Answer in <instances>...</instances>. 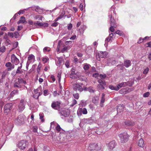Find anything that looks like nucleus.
<instances>
[{
  "instance_id": "36",
  "label": "nucleus",
  "mask_w": 151,
  "mask_h": 151,
  "mask_svg": "<svg viewBox=\"0 0 151 151\" xmlns=\"http://www.w3.org/2000/svg\"><path fill=\"white\" fill-rule=\"evenodd\" d=\"M109 88L112 90H114L117 91L119 90V88L116 86H114L112 85H110L109 86Z\"/></svg>"
},
{
  "instance_id": "40",
  "label": "nucleus",
  "mask_w": 151,
  "mask_h": 151,
  "mask_svg": "<svg viewBox=\"0 0 151 151\" xmlns=\"http://www.w3.org/2000/svg\"><path fill=\"white\" fill-rule=\"evenodd\" d=\"M86 105V101L84 100H81L79 104V105L81 106H85Z\"/></svg>"
},
{
  "instance_id": "44",
  "label": "nucleus",
  "mask_w": 151,
  "mask_h": 151,
  "mask_svg": "<svg viewBox=\"0 0 151 151\" xmlns=\"http://www.w3.org/2000/svg\"><path fill=\"white\" fill-rule=\"evenodd\" d=\"M50 51V48L48 47H45L43 49V51L44 53H45L46 52H49Z\"/></svg>"
},
{
  "instance_id": "7",
  "label": "nucleus",
  "mask_w": 151,
  "mask_h": 151,
  "mask_svg": "<svg viewBox=\"0 0 151 151\" xmlns=\"http://www.w3.org/2000/svg\"><path fill=\"white\" fill-rule=\"evenodd\" d=\"M73 89L75 91H78L80 92H81L83 90V88L81 86V84L76 83L73 85Z\"/></svg>"
},
{
  "instance_id": "56",
  "label": "nucleus",
  "mask_w": 151,
  "mask_h": 151,
  "mask_svg": "<svg viewBox=\"0 0 151 151\" xmlns=\"http://www.w3.org/2000/svg\"><path fill=\"white\" fill-rule=\"evenodd\" d=\"M6 48L4 46H3L0 48V51L3 52H5Z\"/></svg>"
},
{
  "instance_id": "55",
  "label": "nucleus",
  "mask_w": 151,
  "mask_h": 151,
  "mask_svg": "<svg viewBox=\"0 0 151 151\" xmlns=\"http://www.w3.org/2000/svg\"><path fill=\"white\" fill-rule=\"evenodd\" d=\"M149 69L148 67H147L145 69L143 73L144 74H147L149 71Z\"/></svg>"
},
{
  "instance_id": "30",
  "label": "nucleus",
  "mask_w": 151,
  "mask_h": 151,
  "mask_svg": "<svg viewBox=\"0 0 151 151\" xmlns=\"http://www.w3.org/2000/svg\"><path fill=\"white\" fill-rule=\"evenodd\" d=\"M62 116H63L64 117H67L68 116L69 114V112L68 110L65 111H62L61 113Z\"/></svg>"
},
{
  "instance_id": "8",
  "label": "nucleus",
  "mask_w": 151,
  "mask_h": 151,
  "mask_svg": "<svg viewBox=\"0 0 151 151\" xmlns=\"http://www.w3.org/2000/svg\"><path fill=\"white\" fill-rule=\"evenodd\" d=\"M11 61L12 64H14L15 65H17L19 62V60L14 54H12L11 55Z\"/></svg>"
},
{
  "instance_id": "21",
  "label": "nucleus",
  "mask_w": 151,
  "mask_h": 151,
  "mask_svg": "<svg viewBox=\"0 0 151 151\" xmlns=\"http://www.w3.org/2000/svg\"><path fill=\"white\" fill-rule=\"evenodd\" d=\"M131 65V61L129 60H127L124 61V65L126 68H128Z\"/></svg>"
},
{
  "instance_id": "16",
  "label": "nucleus",
  "mask_w": 151,
  "mask_h": 151,
  "mask_svg": "<svg viewBox=\"0 0 151 151\" xmlns=\"http://www.w3.org/2000/svg\"><path fill=\"white\" fill-rule=\"evenodd\" d=\"M125 125L128 126H132L134 125L135 123L132 121L127 120L124 122Z\"/></svg>"
},
{
  "instance_id": "39",
  "label": "nucleus",
  "mask_w": 151,
  "mask_h": 151,
  "mask_svg": "<svg viewBox=\"0 0 151 151\" xmlns=\"http://www.w3.org/2000/svg\"><path fill=\"white\" fill-rule=\"evenodd\" d=\"M63 61V58H58V61L57 63H56V64L57 66H59L61 63Z\"/></svg>"
},
{
  "instance_id": "42",
  "label": "nucleus",
  "mask_w": 151,
  "mask_h": 151,
  "mask_svg": "<svg viewBox=\"0 0 151 151\" xmlns=\"http://www.w3.org/2000/svg\"><path fill=\"white\" fill-rule=\"evenodd\" d=\"M98 82L99 83V84L106 85V83L105 81L102 79H99V80Z\"/></svg>"
},
{
  "instance_id": "43",
  "label": "nucleus",
  "mask_w": 151,
  "mask_h": 151,
  "mask_svg": "<svg viewBox=\"0 0 151 151\" xmlns=\"http://www.w3.org/2000/svg\"><path fill=\"white\" fill-rule=\"evenodd\" d=\"M35 24H36V26L37 27H40L42 26L43 24L42 23H41L39 21H37L36 22H35ZM39 27H38L39 28Z\"/></svg>"
},
{
  "instance_id": "10",
  "label": "nucleus",
  "mask_w": 151,
  "mask_h": 151,
  "mask_svg": "<svg viewBox=\"0 0 151 151\" xmlns=\"http://www.w3.org/2000/svg\"><path fill=\"white\" fill-rule=\"evenodd\" d=\"M25 103L24 100L22 99L20 101L19 105L18 108L19 111H22L25 108Z\"/></svg>"
},
{
  "instance_id": "19",
  "label": "nucleus",
  "mask_w": 151,
  "mask_h": 151,
  "mask_svg": "<svg viewBox=\"0 0 151 151\" xmlns=\"http://www.w3.org/2000/svg\"><path fill=\"white\" fill-rule=\"evenodd\" d=\"M86 28L87 27L86 25H82L81 26L80 28L79 29V32L82 35Z\"/></svg>"
},
{
  "instance_id": "26",
  "label": "nucleus",
  "mask_w": 151,
  "mask_h": 151,
  "mask_svg": "<svg viewBox=\"0 0 151 151\" xmlns=\"http://www.w3.org/2000/svg\"><path fill=\"white\" fill-rule=\"evenodd\" d=\"M99 98L97 96H94L92 99V101L93 103L96 104L98 103L99 101Z\"/></svg>"
},
{
  "instance_id": "31",
  "label": "nucleus",
  "mask_w": 151,
  "mask_h": 151,
  "mask_svg": "<svg viewBox=\"0 0 151 151\" xmlns=\"http://www.w3.org/2000/svg\"><path fill=\"white\" fill-rule=\"evenodd\" d=\"M65 14V12H62V13L60 14L59 16H58L57 18H56L55 20V21L56 22L58 21V20L60 19L63 18V17L64 16V15Z\"/></svg>"
},
{
  "instance_id": "47",
  "label": "nucleus",
  "mask_w": 151,
  "mask_h": 151,
  "mask_svg": "<svg viewBox=\"0 0 151 151\" xmlns=\"http://www.w3.org/2000/svg\"><path fill=\"white\" fill-rule=\"evenodd\" d=\"M42 60L44 62V63H46L49 60V59L47 57H45L42 58Z\"/></svg>"
},
{
  "instance_id": "57",
  "label": "nucleus",
  "mask_w": 151,
  "mask_h": 151,
  "mask_svg": "<svg viewBox=\"0 0 151 151\" xmlns=\"http://www.w3.org/2000/svg\"><path fill=\"white\" fill-rule=\"evenodd\" d=\"M41 65L40 63H39V65L38 66V67H37V70L38 73H39V72H40V70L41 68Z\"/></svg>"
},
{
  "instance_id": "24",
  "label": "nucleus",
  "mask_w": 151,
  "mask_h": 151,
  "mask_svg": "<svg viewBox=\"0 0 151 151\" xmlns=\"http://www.w3.org/2000/svg\"><path fill=\"white\" fill-rule=\"evenodd\" d=\"M96 143H91L89 145L88 147V149L90 150H95V147Z\"/></svg>"
},
{
  "instance_id": "49",
  "label": "nucleus",
  "mask_w": 151,
  "mask_h": 151,
  "mask_svg": "<svg viewBox=\"0 0 151 151\" xmlns=\"http://www.w3.org/2000/svg\"><path fill=\"white\" fill-rule=\"evenodd\" d=\"M106 75L105 74H100L99 76V77L101 78V79H102V80H104V79L106 78Z\"/></svg>"
},
{
  "instance_id": "32",
  "label": "nucleus",
  "mask_w": 151,
  "mask_h": 151,
  "mask_svg": "<svg viewBox=\"0 0 151 151\" xmlns=\"http://www.w3.org/2000/svg\"><path fill=\"white\" fill-rule=\"evenodd\" d=\"M55 129L56 131L58 132H60L61 133V130L62 131H64L63 129L60 127V126L58 124H57V126L55 127Z\"/></svg>"
},
{
  "instance_id": "52",
  "label": "nucleus",
  "mask_w": 151,
  "mask_h": 151,
  "mask_svg": "<svg viewBox=\"0 0 151 151\" xmlns=\"http://www.w3.org/2000/svg\"><path fill=\"white\" fill-rule=\"evenodd\" d=\"M73 62L76 64H77L78 63H80L78 61V59L76 56H75L74 58Z\"/></svg>"
},
{
  "instance_id": "35",
  "label": "nucleus",
  "mask_w": 151,
  "mask_h": 151,
  "mask_svg": "<svg viewBox=\"0 0 151 151\" xmlns=\"http://www.w3.org/2000/svg\"><path fill=\"white\" fill-rule=\"evenodd\" d=\"M88 120L89 124H91L93 122H95L96 119L94 117H92L89 118H88Z\"/></svg>"
},
{
  "instance_id": "64",
  "label": "nucleus",
  "mask_w": 151,
  "mask_h": 151,
  "mask_svg": "<svg viewBox=\"0 0 151 151\" xmlns=\"http://www.w3.org/2000/svg\"><path fill=\"white\" fill-rule=\"evenodd\" d=\"M85 6H83V5L81 4H80L79 5V8L81 10H83L85 9Z\"/></svg>"
},
{
  "instance_id": "20",
  "label": "nucleus",
  "mask_w": 151,
  "mask_h": 151,
  "mask_svg": "<svg viewBox=\"0 0 151 151\" xmlns=\"http://www.w3.org/2000/svg\"><path fill=\"white\" fill-rule=\"evenodd\" d=\"M128 88H123L119 91V92L121 94H125L128 92Z\"/></svg>"
},
{
  "instance_id": "61",
  "label": "nucleus",
  "mask_w": 151,
  "mask_h": 151,
  "mask_svg": "<svg viewBox=\"0 0 151 151\" xmlns=\"http://www.w3.org/2000/svg\"><path fill=\"white\" fill-rule=\"evenodd\" d=\"M115 33L116 34H118L120 36H121L122 35V31L119 30H117L116 31Z\"/></svg>"
},
{
  "instance_id": "38",
  "label": "nucleus",
  "mask_w": 151,
  "mask_h": 151,
  "mask_svg": "<svg viewBox=\"0 0 151 151\" xmlns=\"http://www.w3.org/2000/svg\"><path fill=\"white\" fill-rule=\"evenodd\" d=\"M34 17L35 20H42V16L39 15H37Z\"/></svg>"
},
{
  "instance_id": "22",
  "label": "nucleus",
  "mask_w": 151,
  "mask_h": 151,
  "mask_svg": "<svg viewBox=\"0 0 151 151\" xmlns=\"http://www.w3.org/2000/svg\"><path fill=\"white\" fill-rule=\"evenodd\" d=\"M71 47V45L65 46L61 49V52L62 53H64L65 52H67L68 50L70 49Z\"/></svg>"
},
{
  "instance_id": "9",
  "label": "nucleus",
  "mask_w": 151,
  "mask_h": 151,
  "mask_svg": "<svg viewBox=\"0 0 151 151\" xmlns=\"http://www.w3.org/2000/svg\"><path fill=\"white\" fill-rule=\"evenodd\" d=\"M87 113V109L86 108H79L77 114L79 117L82 115V114H86Z\"/></svg>"
},
{
  "instance_id": "6",
  "label": "nucleus",
  "mask_w": 151,
  "mask_h": 151,
  "mask_svg": "<svg viewBox=\"0 0 151 151\" xmlns=\"http://www.w3.org/2000/svg\"><path fill=\"white\" fill-rule=\"evenodd\" d=\"M61 102L60 101H53L51 104V106L54 109L58 110L60 108Z\"/></svg>"
},
{
  "instance_id": "45",
  "label": "nucleus",
  "mask_w": 151,
  "mask_h": 151,
  "mask_svg": "<svg viewBox=\"0 0 151 151\" xmlns=\"http://www.w3.org/2000/svg\"><path fill=\"white\" fill-rule=\"evenodd\" d=\"M11 95L14 96V95L16 94H18V90H14L12 91L11 93Z\"/></svg>"
},
{
  "instance_id": "48",
  "label": "nucleus",
  "mask_w": 151,
  "mask_h": 151,
  "mask_svg": "<svg viewBox=\"0 0 151 151\" xmlns=\"http://www.w3.org/2000/svg\"><path fill=\"white\" fill-rule=\"evenodd\" d=\"M30 29H34L38 28V27H37V26H36V24H35V22L33 25H30Z\"/></svg>"
},
{
  "instance_id": "3",
  "label": "nucleus",
  "mask_w": 151,
  "mask_h": 151,
  "mask_svg": "<svg viewBox=\"0 0 151 151\" xmlns=\"http://www.w3.org/2000/svg\"><path fill=\"white\" fill-rule=\"evenodd\" d=\"M24 117L23 115H19L15 119L14 122L17 125H20L24 122Z\"/></svg>"
},
{
  "instance_id": "5",
  "label": "nucleus",
  "mask_w": 151,
  "mask_h": 151,
  "mask_svg": "<svg viewBox=\"0 0 151 151\" xmlns=\"http://www.w3.org/2000/svg\"><path fill=\"white\" fill-rule=\"evenodd\" d=\"M28 142L24 140L20 141L18 144V146L20 149L24 150L28 145Z\"/></svg>"
},
{
  "instance_id": "54",
  "label": "nucleus",
  "mask_w": 151,
  "mask_h": 151,
  "mask_svg": "<svg viewBox=\"0 0 151 151\" xmlns=\"http://www.w3.org/2000/svg\"><path fill=\"white\" fill-rule=\"evenodd\" d=\"M73 96L74 98L76 99H79V94L78 93L73 94Z\"/></svg>"
},
{
  "instance_id": "29",
  "label": "nucleus",
  "mask_w": 151,
  "mask_h": 151,
  "mask_svg": "<svg viewBox=\"0 0 151 151\" xmlns=\"http://www.w3.org/2000/svg\"><path fill=\"white\" fill-rule=\"evenodd\" d=\"M138 145L141 147H143L144 146V141L142 138H141L139 140Z\"/></svg>"
},
{
  "instance_id": "17",
  "label": "nucleus",
  "mask_w": 151,
  "mask_h": 151,
  "mask_svg": "<svg viewBox=\"0 0 151 151\" xmlns=\"http://www.w3.org/2000/svg\"><path fill=\"white\" fill-rule=\"evenodd\" d=\"M35 56L33 55H29L28 57V60L27 62L29 63H33L34 61Z\"/></svg>"
},
{
  "instance_id": "37",
  "label": "nucleus",
  "mask_w": 151,
  "mask_h": 151,
  "mask_svg": "<svg viewBox=\"0 0 151 151\" xmlns=\"http://www.w3.org/2000/svg\"><path fill=\"white\" fill-rule=\"evenodd\" d=\"M105 85L101 84H98L97 86L98 90L99 91L105 89L104 86Z\"/></svg>"
},
{
  "instance_id": "41",
  "label": "nucleus",
  "mask_w": 151,
  "mask_h": 151,
  "mask_svg": "<svg viewBox=\"0 0 151 151\" xmlns=\"http://www.w3.org/2000/svg\"><path fill=\"white\" fill-rule=\"evenodd\" d=\"M14 87L15 88L17 87L19 88H22V86L20 84L17 82L14 83Z\"/></svg>"
},
{
  "instance_id": "14",
  "label": "nucleus",
  "mask_w": 151,
  "mask_h": 151,
  "mask_svg": "<svg viewBox=\"0 0 151 151\" xmlns=\"http://www.w3.org/2000/svg\"><path fill=\"white\" fill-rule=\"evenodd\" d=\"M116 145V143L115 141L113 140L108 144V147L109 149L111 150L114 148Z\"/></svg>"
},
{
  "instance_id": "58",
  "label": "nucleus",
  "mask_w": 151,
  "mask_h": 151,
  "mask_svg": "<svg viewBox=\"0 0 151 151\" xmlns=\"http://www.w3.org/2000/svg\"><path fill=\"white\" fill-rule=\"evenodd\" d=\"M65 65L66 67L67 68H69L70 67L69 62L68 60H67L66 61L65 63Z\"/></svg>"
},
{
  "instance_id": "25",
  "label": "nucleus",
  "mask_w": 151,
  "mask_h": 151,
  "mask_svg": "<svg viewBox=\"0 0 151 151\" xmlns=\"http://www.w3.org/2000/svg\"><path fill=\"white\" fill-rule=\"evenodd\" d=\"M88 119H84L82 120L80 123V125L82 124H89Z\"/></svg>"
},
{
  "instance_id": "33",
  "label": "nucleus",
  "mask_w": 151,
  "mask_h": 151,
  "mask_svg": "<svg viewBox=\"0 0 151 151\" xmlns=\"http://www.w3.org/2000/svg\"><path fill=\"white\" fill-rule=\"evenodd\" d=\"M26 22L25 19L24 17H21L20 20L18 21L17 23L19 24L21 23H24Z\"/></svg>"
},
{
  "instance_id": "4",
  "label": "nucleus",
  "mask_w": 151,
  "mask_h": 151,
  "mask_svg": "<svg viewBox=\"0 0 151 151\" xmlns=\"http://www.w3.org/2000/svg\"><path fill=\"white\" fill-rule=\"evenodd\" d=\"M134 83V81H129L128 82H122L118 84L116 86L117 87L119 88H121L123 87L126 86L127 85L128 86H131L133 85Z\"/></svg>"
},
{
  "instance_id": "23",
  "label": "nucleus",
  "mask_w": 151,
  "mask_h": 151,
  "mask_svg": "<svg viewBox=\"0 0 151 151\" xmlns=\"http://www.w3.org/2000/svg\"><path fill=\"white\" fill-rule=\"evenodd\" d=\"M11 130H12L11 129H9V127L7 126L6 127V128L5 129L4 132V133L6 134V135H8L10 134L11 131Z\"/></svg>"
},
{
  "instance_id": "27",
  "label": "nucleus",
  "mask_w": 151,
  "mask_h": 151,
  "mask_svg": "<svg viewBox=\"0 0 151 151\" xmlns=\"http://www.w3.org/2000/svg\"><path fill=\"white\" fill-rule=\"evenodd\" d=\"M112 39L110 37H108L106 38L105 41L104 45L105 47H106L108 46V42L110 41H112Z\"/></svg>"
},
{
  "instance_id": "60",
  "label": "nucleus",
  "mask_w": 151,
  "mask_h": 151,
  "mask_svg": "<svg viewBox=\"0 0 151 151\" xmlns=\"http://www.w3.org/2000/svg\"><path fill=\"white\" fill-rule=\"evenodd\" d=\"M50 78L52 79V81H50L51 82L53 83L55 81V78L54 76L53 75H51Z\"/></svg>"
},
{
  "instance_id": "2",
  "label": "nucleus",
  "mask_w": 151,
  "mask_h": 151,
  "mask_svg": "<svg viewBox=\"0 0 151 151\" xmlns=\"http://www.w3.org/2000/svg\"><path fill=\"white\" fill-rule=\"evenodd\" d=\"M120 138L121 142L122 143H124L129 140V136L126 133L120 134L119 135Z\"/></svg>"
},
{
  "instance_id": "62",
  "label": "nucleus",
  "mask_w": 151,
  "mask_h": 151,
  "mask_svg": "<svg viewBox=\"0 0 151 151\" xmlns=\"http://www.w3.org/2000/svg\"><path fill=\"white\" fill-rule=\"evenodd\" d=\"M150 95V93L149 92H147L143 94V96L144 97H147Z\"/></svg>"
},
{
  "instance_id": "1",
  "label": "nucleus",
  "mask_w": 151,
  "mask_h": 151,
  "mask_svg": "<svg viewBox=\"0 0 151 151\" xmlns=\"http://www.w3.org/2000/svg\"><path fill=\"white\" fill-rule=\"evenodd\" d=\"M116 15L115 11V7L114 6H112L110 9L108 14V16L110 19V23L111 26H114V28L116 27L115 21L114 19V16Z\"/></svg>"
},
{
  "instance_id": "34",
  "label": "nucleus",
  "mask_w": 151,
  "mask_h": 151,
  "mask_svg": "<svg viewBox=\"0 0 151 151\" xmlns=\"http://www.w3.org/2000/svg\"><path fill=\"white\" fill-rule=\"evenodd\" d=\"M91 65L87 63H85L83 64V68L85 70H88L89 69Z\"/></svg>"
},
{
  "instance_id": "13",
  "label": "nucleus",
  "mask_w": 151,
  "mask_h": 151,
  "mask_svg": "<svg viewBox=\"0 0 151 151\" xmlns=\"http://www.w3.org/2000/svg\"><path fill=\"white\" fill-rule=\"evenodd\" d=\"M5 66L7 68L8 71H10L13 69L15 67L14 64L10 62L6 63L5 64Z\"/></svg>"
},
{
  "instance_id": "59",
  "label": "nucleus",
  "mask_w": 151,
  "mask_h": 151,
  "mask_svg": "<svg viewBox=\"0 0 151 151\" xmlns=\"http://www.w3.org/2000/svg\"><path fill=\"white\" fill-rule=\"evenodd\" d=\"M23 81V79L22 78H19L18 79V81L17 82L21 84V83H22Z\"/></svg>"
},
{
  "instance_id": "11",
  "label": "nucleus",
  "mask_w": 151,
  "mask_h": 151,
  "mask_svg": "<svg viewBox=\"0 0 151 151\" xmlns=\"http://www.w3.org/2000/svg\"><path fill=\"white\" fill-rule=\"evenodd\" d=\"M12 103H9L6 104L4 106V112L8 113L12 109Z\"/></svg>"
},
{
  "instance_id": "53",
  "label": "nucleus",
  "mask_w": 151,
  "mask_h": 151,
  "mask_svg": "<svg viewBox=\"0 0 151 151\" xmlns=\"http://www.w3.org/2000/svg\"><path fill=\"white\" fill-rule=\"evenodd\" d=\"M38 91L39 90L38 89H35L34 90V91L35 94L38 95V96H40V92H38Z\"/></svg>"
},
{
  "instance_id": "46",
  "label": "nucleus",
  "mask_w": 151,
  "mask_h": 151,
  "mask_svg": "<svg viewBox=\"0 0 151 151\" xmlns=\"http://www.w3.org/2000/svg\"><path fill=\"white\" fill-rule=\"evenodd\" d=\"M95 150H100L101 149V147L100 145H99L98 144H96L95 147Z\"/></svg>"
},
{
  "instance_id": "50",
  "label": "nucleus",
  "mask_w": 151,
  "mask_h": 151,
  "mask_svg": "<svg viewBox=\"0 0 151 151\" xmlns=\"http://www.w3.org/2000/svg\"><path fill=\"white\" fill-rule=\"evenodd\" d=\"M57 124V123L54 122H51L50 123V128H54V126H55L56 124Z\"/></svg>"
},
{
  "instance_id": "51",
  "label": "nucleus",
  "mask_w": 151,
  "mask_h": 151,
  "mask_svg": "<svg viewBox=\"0 0 151 151\" xmlns=\"http://www.w3.org/2000/svg\"><path fill=\"white\" fill-rule=\"evenodd\" d=\"M105 98H101L100 102V106L101 107H102L103 106V103L105 101Z\"/></svg>"
},
{
  "instance_id": "15",
  "label": "nucleus",
  "mask_w": 151,
  "mask_h": 151,
  "mask_svg": "<svg viewBox=\"0 0 151 151\" xmlns=\"http://www.w3.org/2000/svg\"><path fill=\"white\" fill-rule=\"evenodd\" d=\"M107 54L108 53L106 51H100L99 52H97V55L98 56L100 57L101 58H104L106 57Z\"/></svg>"
},
{
  "instance_id": "28",
  "label": "nucleus",
  "mask_w": 151,
  "mask_h": 151,
  "mask_svg": "<svg viewBox=\"0 0 151 151\" xmlns=\"http://www.w3.org/2000/svg\"><path fill=\"white\" fill-rule=\"evenodd\" d=\"M36 12H37L39 14H41L43 12V9L38 6H36Z\"/></svg>"
},
{
  "instance_id": "63",
  "label": "nucleus",
  "mask_w": 151,
  "mask_h": 151,
  "mask_svg": "<svg viewBox=\"0 0 151 151\" xmlns=\"http://www.w3.org/2000/svg\"><path fill=\"white\" fill-rule=\"evenodd\" d=\"M27 151H37V149L35 147H34V148L33 150L32 148H30Z\"/></svg>"
},
{
  "instance_id": "12",
  "label": "nucleus",
  "mask_w": 151,
  "mask_h": 151,
  "mask_svg": "<svg viewBox=\"0 0 151 151\" xmlns=\"http://www.w3.org/2000/svg\"><path fill=\"white\" fill-rule=\"evenodd\" d=\"M106 63L108 65L111 66L115 64L116 61L114 58H109L106 60Z\"/></svg>"
},
{
  "instance_id": "18",
  "label": "nucleus",
  "mask_w": 151,
  "mask_h": 151,
  "mask_svg": "<svg viewBox=\"0 0 151 151\" xmlns=\"http://www.w3.org/2000/svg\"><path fill=\"white\" fill-rule=\"evenodd\" d=\"M22 63H20V66H18L17 68L16 72V74H21L23 73V71L22 69Z\"/></svg>"
}]
</instances>
